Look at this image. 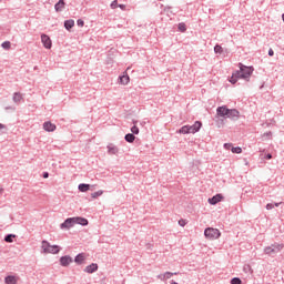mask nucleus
<instances>
[{"instance_id":"nucleus-1","label":"nucleus","mask_w":284,"mask_h":284,"mask_svg":"<svg viewBox=\"0 0 284 284\" xmlns=\"http://www.w3.org/2000/svg\"><path fill=\"white\" fill-rule=\"evenodd\" d=\"M239 68L240 70L233 72L230 79V83H232V85H236V82L239 81V79H244V81H250V78L252 77V74H254V67H247L240 62Z\"/></svg>"},{"instance_id":"nucleus-2","label":"nucleus","mask_w":284,"mask_h":284,"mask_svg":"<svg viewBox=\"0 0 284 284\" xmlns=\"http://www.w3.org/2000/svg\"><path fill=\"white\" fill-rule=\"evenodd\" d=\"M284 247V244L281 243H273L270 246L264 247V254H267V256H276L278 252H282Z\"/></svg>"},{"instance_id":"nucleus-3","label":"nucleus","mask_w":284,"mask_h":284,"mask_svg":"<svg viewBox=\"0 0 284 284\" xmlns=\"http://www.w3.org/2000/svg\"><path fill=\"white\" fill-rule=\"evenodd\" d=\"M42 250L44 254H59L61 252V246L51 245L50 242L43 240L42 241Z\"/></svg>"},{"instance_id":"nucleus-4","label":"nucleus","mask_w":284,"mask_h":284,"mask_svg":"<svg viewBox=\"0 0 284 284\" xmlns=\"http://www.w3.org/2000/svg\"><path fill=\"white\" fill-rule=\"evenodd\" d=\"M205 239H210V241H215L216 239H221V231L214 227H207L204 230Z\"/></svg>"},{"instance_id":"nucleus-5","label":"nucleus","mask_w":284,"mask_h":284,"mask_svg":"<svg viewBox=\"0 0 284 284\" xmlns=\"http://www.w3.org/2000/svg\"><path fill=\"white\" fill-rule=\"evenodd\" d=\"M229 112L230 109L226 105L217 106L216 109V115L221 116L222 119H227Z\"/></svg>"},{"instance_id":"nucleus-6","label":"nucleus","mask_w":284,"mask_h":284,"mask_svg":"<svg viewBox=\"0 0 284 284\" xmlns=\"http://www.w3.org/2000/svg\"><path fill=\"white\" fill-rule=\"evenodd\" d=\"M41 41H42L43 47L47 50H50L52 48V40L50 39V36H48L45 33H42L41 34Z\"/></svg>"},{"instance_id":"nucleus-7","label":"nucleus","mask_w":284,"mask_h":284,"mask_svg":"<svg viewBox=\"0 0 284 284\" xmlns=\"http://www.w3.org/2000/svg\"><path fill=\"white\" fill-rule=\"evenodd\" d=\"M241 116V112L236 109H229V113L226 119H232V121H237V119Z\"/></svg>"},{"instance_id":"nucleus-8","label":"nucleus","mask_w":284,"mask_h":284,"mask_svg":"<svg viewBox=\"0 0 284 284\" xmlns=\"http://www.w3.org/2000/svg\"><path fill=\"white\" fill-rule=\"evenodd\" d=\"M61 230H70L74 227V217L67 219L62 224H60Z\"/></svg>"},{"instance_id":"nucleus-9","label":"nucleus","mask_w":284,"mask_h":284,"mask_svg":"<svg viewBox=\"0 0 284 284\" xmlns=\"http://www.w3.org/2000/svg\"><path fill=\"white\" fill-rule=\"evenodd\" d=\"M223 201V194L217 193L211 199H209L210 205H216L217 203H221Z\"/></svg>"},{"instance_id":"nucleus-10","label":"nucleus","mask_w":284,"mask_h":284,"mask_svg":"<svg viewBox=\"0 0 284 284\" xmlns=\"http://www.w3.org/2000/svg\"><path fill=\"white\" fill-rule=\"evenodd\" d=\"M72 256L70 255H64L60 257V265L62 267H68L70 265V263H72Z\"/></svg>"},{"instance_id":"nucleus-11","label":"nucleus","mask_w":284,"mask_h":284,"mask_svg":"<svg viewBox=\"0 0 284 284\" xmlns=\"http://www.w3.org/2000/svg\"><path fill=\"white\" fill-rule=\"evenodd\" d=\"M99 270V264L97 263H92L90 265H88L85 268H84V272L87 274H94V272H98Z\"/></svg>"},{"instance_id":"nucleus-12","label":"nucleus","mask_w":284,"mask_h":284,"mask_svg":"<svg viewBox=\"0 0 284 284\" xmlns=\"http://www.w3.org/2000/svg\"><path fill=\"white\" fill-rule=\"evenodd\" d=\"M43 130H45V132H54V130H57V125L48 121L43 123Z\"/></svg>"},{"instance_id":"nucleus-13","label":"nucleus","mask_w":284,"mask_h":284,"mask_svg":"<svg viewBox=\"0 0 284 284\" xmlns=\"http://www.w3.org/2000/svg\"><path fill=\"white\" fill-rule=\"evenodd\" d=\"M74 219V225H82L83 227H85V225H88V219L85 217H81V216H77L73 217Z\"/></svg>"},{"instance_id":"nucleus-14","label":"nucleus","mask_w":284,"mask_h":284,"mask_svg":"<svg viewBox=\"0 0 284 284\" xmlns=\"http://www.w3.org/2000/svg\"><path fill=\"white\" fill-rule=\"evenodd\" d=\"M65 8V1L64 0H59L55 4H54V10L55 12H63V9Z\"/></svg>"},{"instance_id":"nucleus-15","label":"nucleus","mask_w":284,"mask_h":284,"mask_svg":"<svg viewBox=\"0 0 284 284\" xmlns=\"http://www.w3.org/2000/svg\"><path fill=\"white\" fill-rule=\"evenodd\" d=\"M12 101L16 102L17 105H19V103H21V101H23V94H21V92H14Z\"/></svg>"},{"instance_id":"nucleus-16","label":"nucleus","mask_w":284,"mask_h":284,"mask_svg":"<svg viewBox=\"0 0 284 284\" xmlns=\"http://www.w3.org/2000/svg\"><path fill=\"white\" fill-rule=\"evenodd\" d=\"M119 81L122 85H128V83H130V75H128V73H124L123 75L119 77Z\"/></svg>"},{"instance_id":"nucleus-17","label":"nucleus","mask_w":284,"mask_h":284,"mask_svg":"<svg viewBox=\"0 0 284 284\" xmlns=\"http://www.w3.org/2000/svg\"><path fill=\"white\" fill-rule=\"evenodd\" d=\"M84 261L85 255L83 253H80L74 257V263H77L78 265H82Z\"/></svg>"},{"instance_id":"nucleus-18","label":"nucleus","mask_w":284,"mask_h":284,"mask_svg":"<svg viewBox=\"0 0 284 284\" xmlns=\"http://www.w3.org/2000/svg\"><path fill=\"white\" fill-rule=\"evenodd\" d=\"M178 273L172 272H165L163 275H159L158 278H161V281H165L168 278H172V276H176Z\"/></svg>"},{"instance_id":"nucleus-19","label":"nucleus","mask_w":284,"mask_h":284,"mask_svg":"<svg viewBox=\"0 0 284 284\" xmlns=\"http://www.w3.org/2000/svg\"><path fill=\"white\" fill-rule=\"evenodd\" d=\"M106 148L110 154H119V148L116 145L109 144Z\"/></svg>"},{"instance_id":"nucleus-20","label":"nucleus","mask_w":284,"mask_h":284,"mask_svg":"<svg viewBox=\"0 0 284 284\" xmlns=\"http://www.w3.org/2000/svg\"><path fill=\"white\" fill-rule=\"evenodd\" d=\"M124 140L126 141V143H134L136 136L134 135V133H128L125 134Z\"/></svg>"},{"instance_id":"nucleus-21","label":"nucleus","mask_w":284,"mask_h":284,"mask_svg":"<svg viewBox=\"0 0 284 284\" xmlns=\"http://www.w3.org/2000/svg\"><path fill=\"white\" fill-rule=\"evenodd\" d=\"M64 28H65V30H72V28H74V20H72V19L65 20Z\"/></svg>"},{"instance_id":"nucleus-22","label":"nucleus","mask_w":284,"mask_h":284,"mask_svg":"<svg viewBox=\"0 0 284 284\" xmlns=\"http://www.w3.org/2000/svg\"><path fill=\"white\" fill-rule=\"evenodd\" d=\"M6 284H17V277L14 275H9L4 278Z\"/></svg>"},{"instance_id":"nucleus-23","label":"nucleus","mask_w":284,"mask_h":284,"mask_svg":"<svg viewBox=\"0 0 284 284\" xmlns=\"http://www.w3.org/2000/svg\"><path fill=\"white\" fill-rule=\"evenodd\" d=\"M79 192H88L90 190V184L81 183L78 186Z\"/></svg>"},{"instance_id":"nucleus-24","label":"nucleus","mask_w":284,"mask_h":284,"mask_svg":"<svg viewBox=\"0 0 284 284\" xmlns=\"http://www.w3.org/2000/svg\"><path fill=\"white\" fill-rule=\"evenodd\" d=\"M14 239H17V235H14V234H7V235L4 236L6 243H13V242H14Z\"/></svg>"},{"instance_id":"nucleus-25","label":"nucleus","mask_w":284,"mask_h":284,"mask_svg":"<svg viewBox=\"0 0 284 284\" xmlns=\"http://www.w3.org/2000/svg\"><path fill=\"white\" fill-rule=\"evenodd\" d=\"M201 128H203V122L195 121V123L193 124V130H195V132H199L201 130Z\"/></svg>"},{"instance_id":"nucleus-26","label":"nucleus","mask_w":284,"mask_h":284,"mask_svg":"<svg viewBox=\"0 0 284 284\" xmlns=\"http://www.w3.org/2000/svg\"><path fill=\"white\" fill-rule=\"evenodd\" d=\"M180 134H190L189 125H184L179 130Z\"/></svg>"},{"instance_id":"nucleus-27","label":"nucleus","mask_w":284,"mask_h":284,"mask_svg":"<svg viewBox=\"0 0 284 284\" xmlns=\"http://www.w3.org/2000/svg\"><path fill=\"white\" fill-rule=\"evenodd\" d=\"M231 152H232L233 154H241V153L243 152V149H241V146H233V148L231 149Z\"/></svg>"},{"instance_id":"nucleus-28","label":"nucleus","mask_w":284,"mask_h":284,"mask_svg":"<svg viewBox=\"0 0 284 284\" xmlns=\"http://www.w3.org/2000/svg\"><path fill=\"white\" fill-rule=\"evenodd\" d=\"M214 52L215 54H223V47H221V44H216L214 47Z\"/></svg>"},{"instance_id":"nucleus-29","label":"nucleus","mask_w":284,"mask_h":284,"mask_svg":"<svg viewBox=\"0 0 284 284\" xmlns=\"http://www.w3.org/2000/svg\"><path fill=\"white\" fill-rule=\"evenodd\" d=\"M102 195H103V191L100 190V191L92 193L91 199H99V196H102Z\"/></svg>"},{"instance_id":"nucleus-30","label":"nucleus","mask_w":284,"mask_h":284,"mask_svg":"<svg viewBox=\"0 0 284 284\" xmlns=\"http://www.w3.org/2000/svg\"><path fill=\"white\" fill-rule=\"evenodd\" d=\"M178 29L180 30V32H185L187 30V27L184 22H181L179 23Z\"/></svg>"},{"instance_id":"nucleus-31","label":"nucleus","mask_w":284,"mask_h":284,"mask_svg":"<svg viewBox=\"0 0 284 284\" xmlns=\"http://www.w3.org/2000/svg\"><path fill=\"white\" fill-rule=\"evenodd\" d=\"M111 10H116V8H119V1L118 0H113L110 4Z\"/></svg>"},{"instance_id":"nucleus-32","label":"nucleus","mask_w":284,"mask_h":284,"mask_svg":"<svg viewBox=\"0 0 284 284\" xmlns=\"http://www.w3.org/2000/svg\"><path fill=\"white\" fill-rule=\"evenodd\" d=\"M231 284H243V281H241L240 277H233V278L231 280Z\"/></svg>"},{"instance_id":"nucleus-33","label":"nucleus","mask_w":284,"mask_h":284,"mask_svg":"<svg viewBox=\"0 0 284 284\" xmlns=\"http://www.w3.org/2000/svg\"><path fill=\"white\" fill-rule=\"evenodd\" d=\"M1 45H2L3 50H10L11 43H10V41H4Z\"/></svg>"},{"instance_id":"nucleus-34","label":"nucleus","mask_w":284,"mask_h":284,"mask_svg":"<svg viewBox=\"0 0 284 284\" xmlns=\"http://www.w3.org/2000/svg\"><path fill=\"white\" fill-rule=\"evenodd\" d=\"M0 132H2V134H6L8 132V126H6V124L0 123Z\"/></svg>"},{"instance_id":"nucleus-35","label":"nucleus","mask_w":284,"mask_h":284,"mask_svg":"<svg viewBox=\"0 0 284 284\" xmlns=\"http://www.w3.org/2000/svg\"><path fill=\"white\" fill-rule=\"evenodd\" d=\"M131 134H139L140 130H139V126H136V124H134L132 128H131Z\"/></svg>"},{"instance_id":"nucleus-36","label":"nucleus","mask_w":284,"mask_h":284,"mask_svg":"<svg viewBox=\"0 0 284 284\" xmlns=\"http://www.w3.org/2000/svg\"><path fill=\"white\" fill-rule=\"evenodd\" d=\"M77 26H78L79 28H83V27L85 26V22H84L82 19H78Z\"/></svg>"},{"instance_id":"nucleus-37","label":"nucleus","mask_w":284,"mask_h":284,"mask_svg":"<svg viewBox=\"0 0 284 284\" xmlns=\"http://www.w3.org/2000/svg\"><path fill=\"white\" fill-rule=\"evenodd\" d=\"M189 134H196V131L193 125H189Z\"/></svg>"},{"instance_id":"nucleus-38","label":"nucleus","mask_w":284,"mask_h":284,"mask_svg":"<svg viewBox=\"0 0 284 284\" xmlns=\"http://www.w3.org/2000/svg\"><path fill=\"white\" fill-rule=\"evenodd\" d=\"M233 148L232 143H224V150H232Z\"/></svg>"},{"instance_id":"nucleus-39","label":"nucleus","mask_w":284,"mask_h":284,"mask_svg":"<svg viewBox=\"0 0 284 284\" xmlns=\"http://www.w3.org/2000/svg\"><path fill=\"white\" fill-rule=\"evenodd\" d=\"M266 210H274V203L266 204Z\"/></svg>"},{"instance_id":"nucleus-40","label":"nucleus","mask_w":284,"mask_h":284,"mask_svg":"<svg viewBox=\"0 0 284 284\" xmlns=\"http://www.w3.org/2000/svg\"><path fill=\"white\" fill-rule=\"evenodd\" d=\"M179 225H181V227H185V220H180Z\"/></svg>"},{"instance_id":"nucleus-41","label":"nucleus","mask_w":284,"mask_h":284,"mask_svg":"<svg viewBox=\"0 0 284 284\" xmlns=\"http://www.w3.org/2000/svg\"><path fill=\"white\" fill-rule=\"evenodd\" d=\"M264 159H266V161H270L272 159V153H267Z\"/></svg>"},{"instance_id":"nucleus-42","label":"nucleus","mask_w":284,"mask_h":284,"mask_svg":"<svg viewBox=\"0 0 284 284\" xmlns=\"http://www.w3.org/2000/svg\"><path fill=\"white\" fill-rule=\"evenodd\" d=\"M42 176H43V179H49L50 178V173L43 172Z\"/></svg>"},{"instance_id":"nucleus-43","label":"nucleus","mask_w":284,"mask_h":284,"mask_svg":"<svg viewBox=\"0 0 284 284\" xmlns=\"http://www.w3.org/2000/svg\"><path fill=\"white\" fill-rule=\"evenodd\" d=\"M118 8H121L123 11L126 10V6L125 4H118Z\"/></svg>"},{"instance_id":"nucleus-44","label":"nucleus","mask_w":284,"mask_h":284,"mask_svg":"<svg viewBox=\"0 0 284 284\" xmlns=\"http://www.w3.org/2000/svg\"><path fill=\"white\" fill-rule=\"evenodd\" d=\"M268 57H274V50L273 49L268 50Z\"/></svg>"},{"instance_id":"nucleus-45","label":"nucleus","mask_w":284,"mask_h":284,"mask_svg":"<svg viewBox=\"0 0 284 284\" xmlns=\"http://www.w3.org/2000/svg\"><path fill=\"white\" fill-rule=\"evenodd\" d=\"M264 136H272V132L264 133Z\"/></svg>"},{"instance_id":"nucleus-46","label":"nucleus","mask_w":284,"mask_h":284,"mask_svg":"<svg viewBox=\"0 0 284 284\" xmlns=\"http://www.w3.org/2000/svg\"><path fill=\"white\" fill-rule=\"evenodd\" d=\"M282 202H278V203H274V207H278L281 205Z\"/></svg>"},{"instance_id":"nucleus-47","label":"nucleus","mask_w":284,"mask_h":284,"mask_svg":"<svg viewBox=\"0 0 284 284\" xmlns=\"http://www.w3.org/2000/svg\"><path fill=\"white\" fill-rule=\"evenodd\" d=\"M6 110H14V106H6Z\"/></svg>"},{"instance_id":"nucleus-48","label":"nucleus","mask_w":284,"mask_h":284,"mask_svg":"<svg viewBox=\"0 0 284 284\" xmlns=\"http://www.w3.org/2000/svg\"><path fill=\"white\" fill-rule=\"evenodd\" d=\"M3 194V187L0 186V195Z\"/></svg>"},{"instance_id":"nucleus-49","label":"nucleus","mask_w":284,"mask_h":284,"mask_svg":"<svg viewBox=\"0 0 284 284\" xmlns=\"http://www.w3.org/2000/svg\"><path fill=\"white\" fill-rule=\"evenodd\" d=\"M171 284H179V283L173 281Z\"/></svg>"},{"instance_id":"nucleus-50","label":"nucleus","mask_w":284,"mask_h":284,"mask_svg":"<svg viewBox=\"0 0 284 284\" xmlns=\"http://www.w3.org/2000/svg\"><path fill=\"white\" fill-rule=\"evenodd\" d=\"M134 124H136V121H133Z\"/></svg>"}]
</instances>
